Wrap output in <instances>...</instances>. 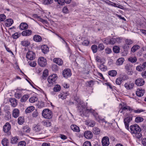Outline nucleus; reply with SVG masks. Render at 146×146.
Segmentation results:
<instances>
[{"instance_id":"9d476101","label":"nucleus","mask_w":146,"mask_h":146,"mask_svg":"<svg viewBox=\"0 0 146 146\" xmlns=\"http://www.w3.org/2000/svg\"><path fill=\"white\" fill-rule=\"evenodd\" d=\"M35 53L32 51H29L26 55L27 58L30 60H33L35 58Z\"/></svg>"},{"instance_id":"c9c22d12","label":"nucleus","mask_w":146,"mask_h":146,"mask_svg":"<svg viewBox=\"0 0 146 146\" xmlns=\"http://www.w3.org/2000/svg\"><path fill=\"white\" fill-rule=\"evenodd\" d=\"M128 60L132 63H135L136 62L137 59L135 56L131 57L128 58Z\"/></svg>"},{"instance_id":"dca6fc26","label":"nucleus","mask_w":146,"mask_h":146,"mask_svg":"<svg viewBox=\"0 0 146 146\" xmlns=\"http://www.w3.org/2000/svg\"><path fill=\"white\" fill-rule=\"evenodd\" d=\"M33 39L36 42H40L41 41L42 38L41 36L38 35H35L33 36Z\"/></svg>"},{"instance_id":"72a5a7b5","label":"nucleus","mask_w":146,"mask_h":146,"mask_svg":"<svg viewBox=\"0 0 146 146\" xmlns=\"http://www.w3.org/2000/svg\"><path fill=\"white\" fill-rule=\"evenodd\" d=\"M140 48L139 46L136 45H135L131 48V51L132 52H135Z\"/></svg>"},{"instance_id":"052dcab7","label":"nucleus","mask_w":146,"mask_h":146,"mask_svg":"<svg viewBox=\"0 0 146 146\" xmlns=\"http://www.w3.org/2000/svg\"><path fill=\"white\" fill-rule=\"evenodd\" d=\"M33 15L34 17H35L36 18H40V21L42 22H44L46 21L45 20H43V19L41 18H40V17L38 16L37 14H34Z\"/></svg>"},{"instance_id":"6e6552de","label":"nucleus","mask_w":146,"mask_h":146,"mask_svg":"<svg viewBox=\"0 0 146 146\" xmlns=\"http://www.w3.org/2000/svg\"><path fill=\"white\" fill-rule=\"evenodd\" d=\"M102 145L103 146H108L110 144L109 139L107 136L104 137L102 140Z\"/></svg>"},{"instance_id":"a878e982","label":"nucleus","mask_w":146,"mask_h":146,"mask_svg":"<svg viewBox=\"0 0 146 146\" xmlns=\"http://www.w3.org/2000/svg\"><path fill=\"white\" fill-rule=\"evenodd\" d=\"M124 61V59L123 58H120L118 59L116 62V64L117 65H120L122 64Z\"/></svg>"},{"instance_id":"58836bf2","label":"nucleus","mask_w":146,"mask_h":146,"mask_svg":"<svg viewBox=\"0 0 146 146\" xmlns=\"http://www.w3.org/2000/svg\"><path fill=\"white\" fill-rule=\"evenodd\" d=\"M23 129L24 133H28L30 131V128L27 126L24 127L23 128Z\"/></svg>"},{"instance_id":"a19ab883","label":"nucleus","mask_w":146,"mask_h":146,"mask_svg":"<svg viewBox=\"0 0 146 146\" xmlns=\"http://www.w3.org/2000/svg\"><path fill=\"white\" fill-rule=\"evenodd\" d=\"M29 98L28 95H25L22 97L21 99V101L22 102H25Z\"/></svg>"},{"instance_id":"8fccbe9b","label":"nucleus","mask_w":146,"mask_h":146,"mask_svg":"<svg viewBox=\"0 0 146 146\" xmlns=\"http://www.w3.org/2000/svg\"><path fill=\"white\" fill-rule=\"evenodd\" d=\"M111 6L117 7L121 9H123V7L122 6L118 4L115 3H114L113 2H112V3L111 5Z\"/></svg>"},{"instance_id":"f704fd0d","label":"nucleus","mask_w":146,"mask_h":146,"mask_svg":"<svg viewBox=\"0 0 146 146\" xmlns=\"http://www.w3.org/2000/svg\"><path fill=\"white\" fill-rule=\"evenodd\" d=\"M38 100V98L36 96H33L29 99V101L31 103H33L37 101Z\"/></svg>"},{"instance_id":"7ed1b4c3","label":"nucleus","mask_w":146,"mask_h":146,"mask_svg":"<svg viewBox=\"0 0 146 146\" xmlns=\"http://www.w3.org/2000/svg\"><path fill=\"white\" fill-rule=\"evenodd\" d=\"M38 64L41 67L45 66L47 65L46 60L43 57H39L38 60Z\"/></svg>"},{"instance_id":"c03bdc74","label":"nucleus","mask_w":146,"mask_h":146,"mask_svg":"<svg viewBox=\"0 0 146 146\" xmlns=\"http://www.w3.org/2000/svg\"><path fill=\"white\" fill-rule=\"evenodd\" d=\"M143 119L140 117H137L135 118V121L136 123H139L143 121Z\"/></svg>"},{"instance_id":"c756f323","label":"nucleus","mask_w":146,"mask_h":146,"mask_svg":"<svg viewBox=\"0 0 146 146\" xmlns=\"http://www.w3.org/2000/svg\"><path fill=\"white\" fill-rule=\"evenodd\" d=\"M136 69L139 72L145 70L143 64H140L136 67Z\"/></svg>"},{"instance_id":"b1692460","label":"nucleus","mask_w":146,"mask_h":146,"mask_svg":"<svg viewBox=\"0 0 146 146\" xmlns=\"http://www.w3.org/2000/svg\"><path fill=\"white\" fill-rule=\"evenodd\" d=\"M42 52L44 53H46L49 51V48L46 45H43L41 47Z\"/></svg>"},{"instance_id":"0e129e2a","label":"nucleus","mask_w":146,"mask_h":146,"mask_svg":"<svg viewBox=\"0 0 146 146\" xmlns=\"http://www.w3.org/2000/svg\"><path fill=\"white\" fill-rule=\"evenodd\" d=\"M83 146H91V143L88 141H86L84 143Z\"/></svg>"},{"instance_id":"13d9d810","label":"nucleus","mask_w":146,"mask_h":146,"mask_svg":"<svg viewBox=\"0 0 146 146\" xmlns=\"http://www.w3.org/2000/svg\"><path fill=\"white\" fill-rule=\"evenodd\" d=\"M26 143L24 141H21L19 142L18 146H25Z\"/></svg>"},{"instance_id":"a18cd8bd","label":"nucleus","mask_w":146,"mask_h":146,"mask_svg":"<svg viewBox=\"0 0 146 146\" xmlns=\"http://www.w3.org/2000/svg\"><path fill=\"white\" fill-rule=\"evenodd\" d=\"M61 89V87L59 85H55L53 89L54 91L55 92H58L60 91Z\"/></svg>"},{"instance_id":"4d7b16f0","label":"nucleus","mask_w":146,"mask_h":146,"mask_svg":"<svg viewBox=\"0 0 146 146\" xmlns=\"http://www.w3.org/2000/svg\"><path fill=\"white\" fill-rule=\"evenodd\" d=\"M6 19V16L4 14L0 15V21H3Z\"/></svg>"},{"instance_id":"e2e57ef3","label":"nucleus","mask_w":146,"mask_h":146,"mask_svg":"<svg viewBox=\"0 0 146 146\" xmlns=\"http://www.w3.org/2000/svg\"><path fill=\"white\" fill-rule=\"evenodd\" d=\"M132 111H133L135 113H139L142 112L144 111V110L142 109H138L137 110H134L133 109V110H132Z\"/></svg>"},{"instance_id":"473e14b6","label":"nucleus","mask_w":146,"mask_h":146,"mask_svg":"<svg viewBox=\"0 0 146 146\" xmlns=\"http://www.w3.org/2000/svg\"><path fill=\"white\" fill-rule=\"evenodd\" d=\"M100 132V129L97 127H94L93 129V132L96 135L99 134Z\"/></svg>"},{"instance_id":"4c0bfd02","label":"nucleus","mask_w":146,"mask_h":146,"mask_svg":"<svg viewBox=\"0 0 146 146\" xmlns=\"http://www.w3.org/2000/svg\"><path fill=\"white\" fill-rule=\"evenodd\" d=\"M48 71L47 69L45 70H44L43 72L42 78L44 79H45L46 78V77L48 76Z\"/></svg>"},{"instance_id":"680f3d73","label":"nucleus","mask_w":146,"mask_h":146,"mask_svg":"<svg viewBox=\"0 0 146 146\" xmlns=\"http://www.w3.org/2000/svg\"><path fill=\"white\" fill-rule=\"evenodd\" d=\"M89 44V41L87 40H84L82 43V44L84 46H88Z\"/></svg>"},{"instance_id":"e433bc0d","label":"nucleus","mask_w":146,"mask_h":146,"mask_svg":"<svg viewBox=\"0 0 146 146\" xmlns=\"http://www.w3.org/2000/svg\"><path fill=\"white\" fill-rule=\"evenodd\" d=\"M42 123L44 126L47 127H50L51 124V123L49 121H43Z\"/></svg>"},{"instance_id":"2eb2a0df","label":"nucleus","mask_w":146,"mask_h":146,"mask_svg":"<svg viewBox=\"0 0 146 146\" xmlns=\"http://www.w3.org/2000/svg\"><path fill=\"white\" fill-rule=\"evenodd\" d=\"M32 33V31L31 30H26L23 31L21 34L23 36H29L31 35Z\"/></svg>"},{"instance_id":"9b49d317","label":"nucleus","mask_w":146,"mask_h":146,"mask_svg":"<svg viewBox=\"0 0 146 146\" xmlns=\"http://www.w3.org/2000/svg\"><path fill=\"white\" fill-rule=\"evenodd\" d=\"M132 118L130 117H128L125 118L124 119L125 127L127 130H129V123L132 120Z\"/></svg>"},{"instance_id":"6ab92c4d","label":"nucleus","mask_w":146,"mask_h":146,"mask_svg":"<svg viewBox=\"0 0 146 146\" xmlns=\"http://www.w3.org/2000/svg\"><path fill=\"white\" fill-rule=\"evenodd\" d=\"M124 87L127 90L132 89L134 86V84L133 83H125L124 85Z\"/></svg>"},{"instance_id":"09e8293b","label":"nucleus","mask_w":146,"mask_h":146,"mask_svg":"<svg viewBox=\"0 0 146 146\" xmlns=\"http://www.w3.org/2000/svg\"><path fill=\"white\" fill-rule=\"evenodd\" d=\"M122 110H129L132 111L133 109H132L130 107L128 106H126L123 107H122Z\"/></svg>"},{"instance_id":"423d86ee","label":"nucleus","mask_w":146,"mask_h":146,"mask_svg":"<svg viewBox=\"0 0 146 146\" xmlns=\"http://www.w3.org/2000/svg\"><path fill=\"white\" fill-rule=\"evenodd\" d=\"M11 129V126L10 124L8 122L6 123L3 126V131L5 133H8V134H11V132H9Z\"/></svg>"},{"instance_id":"69168bd1","label":"nucleus","mask_w":146,"mask_h":146,"mask_svg":"<svg viewBox=\"0 0 146 146\" xmlns=\"http://www.w3.org/2000/svg\"><path fill=\"white\" fill-rule=\"evenodd\" d=\"M19 36V35L17 33H15L13 35L12 37L14 39H17Z\"/></svg>"},{"instance_id":"5701e85b","label":"nucleus","mask_w":146,"mask_h":146,"mask_svg":"<svg viewBox=\"0 0 146 146\" xmlns=\"http://www.w3.org/2000/svg\"><path fill=\"white\" fill-rule=\"evenodd\" d=\"M70 128L74 131L79 132L80 131L79 127L75 125L72 124L70 126Z\"/></svg>"},{"instance_id":"2f4dec72","label":"nucleus","mask_w":146,"mask_h":146,"mask_svg":"<svg viewBox=\"0 0 146 146\" xmlns=\"http://www.w3.org/2000/svg\"><path fill=\"white\" fill-rule=\"evenodd\" d=\"M108 74L110 76L114 77L116 76L117 74V72L115 70H112L108 72Z\"/></svg>"},{"instance_id":"5fc2aeb1","label":"nucleus","mask_w":146,"mask_h":146,"mask_svg":"<svg viewBox=\"0 0 146 146\" xmlns=\"http://www.w3.org/2000/svg\"><path fill=\"white\" fill-rule=\"evenodd\" d=\"M53 0H44V4L45 5H48L51 4L52 3Z\"/></svg>"},{"instance_id":"ddd939ff","label":"nucleus","mask_w":146,"mask_h":146,"mask_svg":"<svg viewBox=\"0 0 146 146\" xmlns=\"http://www.w3.org/2000/svg\"><path fill=\"white\" fill-rule=\"evenodd\" d=\"M135 84L138 86H142L145 83V81L141 78H139L135 81Z\"/></svg>"},{"instance_id":"aec40b11","label":"nucleus","mask_w":146,"mask_h":146,"mask_svg":"<svg viewBox=\"0 0 146 146\" xmlns=\"http://www.w3.org/2000/svg\"><path fill=\"white\" fill-rule=\"evenodd\" d=\"M13 23V20L12 19H8L6 20L5 25L6 27H9L11 26Z\"/></svg>"},{"instance_id":"393cba45","label":"nucleus","mask_w":146,"mask_h":146,"mask_svg":"<svg viewBox=\"0 0 146 146\" xmlns=\"http://www.w3.org/2000/svg\"><path fill=\"white\" fill-rule=\"evenodd\" d=\"M19 137L17 136L12 137L11 139V143L13 144H16L18 143Z\"/></svg>"},{"instance_id":"603ef678","label":"nucleus","mask_w":146,"mask_h":146,"mask_svg":"<svg viewBox=\"0 0 146 146\" xmlns=\"http://www.w3.org/2000/svg\"><path fill=\"white\" fill-rule=\"evenodd\" d=\"M38 113L36 110L34 111L32 114V117L34 118L38 116Z\"/></svg>"},{"instance_id":"7c9ffc66","label":"nucleus","mask_w":146,"mask_h":146,"mask_svg":"<svg viewBox=\"0 0 146 146\" xmlns=\"http://www.w3.org/2000/svg\"><path fill=\"white\" fill-rule=\"evenodd\" d=\"M1 143L3 146H8L9 143L8 140L4 138L2 140Z\"/></svg>"},{"instance_id":"6e6d98bb","label":"nucleus","mask_w":146,"mask_h":146,"mask_svg":"<svg viewBox=\"0 0 146 146\" xmlns=\"http://www.w3.org/2000/svg\"><path fill=\"white\" fill-rule=\"evenodd\" d=\"M125 44L126 45H130L133 43V41L130 39H126L125 40Z\"/></svg>"},{"instance_id":"20e7f679","label":"nucleus","mask_w":146,"mask_h":146,"mask_svg":"<svg viewBox=\"0 0 146 146\" xmlns=\"http://www.w3.org/2000/svg\"><path fill=\"white\" fill-rule=\"evenodd\" d=\"M74 100L79 104L78 105V109L80 110V111H81L84 108V106L82 105L83 101L80 99L79 97L77 96L74 97Z\"/></svg>"},{"instance_id":"79ce46f5","label":"nucleus","mask_w":146,"mask_h":146,"mask_svg":"<svg viewBox=\"0 0 146 146\" xmlns=\"http://www.w3.org/2000/svg\"><path fill=\"white\" fill-rule=\"evenodd\" d=\"M10 102L11 103L12 106L14 107L17 105L16 100L15 99H11L10 100Z\"/></svg>"},{"instance_id":"49530a36","label":"nucleus","mask_w":146,"mask_h":146,"mask_svg":"<svg viewBox=\"0 0 146 146\" xmlns=\"http://www.w3.org/2000/svg\"><path fill=\"white\" fill-rule=\"evenodd\" d=\"M113 51L115 53H118L119 52L120 49L119 47L115 46L113 48Z\"/></svg>"},{"instance_id":"37998d69","label":"nucleus","mask_w":146,"mask_h":146,"mask_svg":"<svg viewBox=\"0 0 146 146\" xmlns=\"http://www.w3.org/2000/svg\"><path fill=\"white\" fill-rule=\"evenodd\" d=\"M91 49L93 52L94 53H96L97 51L98 47L96 45L94 44L92 46Z\"/></svg>"},{"instance_id":"1a4fd4ad","label":"nucleus","mask_w":146,"mask_h":146,"mask_svg":"<svg viewBox=\"0 0 146 146\" xmlns=\"http://www.w3.org/2000/svg\"><path fill=\"white\" fill-rule=\"evenodd\" d=\"M127 73L129 75H132L133 73L132 66L129 64H127L125 67Z\"/></svg>"},{"instance_id":"39448f33","label":"nucleus","mask_w":146,"mask_h":146,"mask_svg":"<svg viewBox=\"0 0 146 146\" xmlns=\"http://www.w3.org/2000/svg\"><path fill=\"white\" fill-rule=\"evenodd\" d=\"M57 77V76L55 74H53L50 76L47 79L49 83L53 84L56 80Z\"/></svg>"},{"instance_id":"ea45409f","label":"nucleus","mask_w":146,"mask_h":146,"mask_svg":"<svg viewBox=\"0 0 146 146\" xmlns=\"http://www.w3.org/2000/svg\"><path fill=\"white\" fill-rule=\"evenodd\" d=\"M21 44L23 46H27L30 45V43L28 40H24L21 42Z\"/></svg>"},{"instance_id":"412c9836","label":"nucleus","mask_w":146,"mask_h":146,"mask_svg":"<svg viewBox=\"0 0 146 146\" xmlns=\"http://www.w3.org/2000/svg\"><path fill=\"white\" fill-rule=\"evenodd\" d=\"M19 114V110L18 109H15L13 110V116L15 118L18 117Z\"/></svg>"},{"instance_id":"f257e3e1","label":"nucleus","mask_w":146,"mask_h":146,"mask_svg":"<svg viewBox=\"0 0 146 146\" xmlns=\"http://www.w3.org/2000/svg\"><path fill=\"white\" fill-rule=\"evenodd\" d=\"M130 132L132 134L137 133L139 135V136H137L138 138H140L142 135L139 132L141 131V129L140 128L137 124H135L133 125H131L130 127Z\"/></svg>"},{"instance_id":"c85d7f7f","label":"nucleus","mask_w":146,"mask_h":146,"mask_svg":"<svg viewBox=\"0 0 146 146\" xmlns=\"http://www.w3.org/2000/svg\"><path fill=\"white\" fill-rule=\"evenodd\" d=\"M67 93L62 92L59 94L58 97L59 98H61L62 100L65 99L66 98Z\"/></svg>"},{"instance_id":"f03ea898","label":"nucleus","mask_w":146,"mask_h":146,"mask_svg":"<svg viewBox=\"0 0 146 146\" xmlns=\"http://www.w3.org/2000/svg\"><path fill=\"white\" fill-rule=\"evenodd\" d=\"M42 116L46 119H50L52 117V113L51 111L48 109L43 110L42 112Z\"/></svg>"},{"instance_id":"338daca9","label":"nucleus","mask_w":146,"mask_h":146,"mask_svg":"<svg viewBox=\"0 0 146 146\" xmlns=\"http://www.w3.org/2000/svg\"><path fill=\"white\" fill-rule=\"evenodd\" d=\"M55 1H57L58 3L61 5H64V0H54Z\"/></svg>"},{"instance_id":"de8ad7c7","label":"nucleus","mask_w":146,"mask_h":146,"mask_svg":"<svg viewBox=\"0 0 146 146\" xmlns=\"http://www.w3.org/2000/svg\"><path fill=\"white\" fill-rule=\"evenodd\" d=\"M24 122V118L22 117H19L18 119V123L20 125L22 124Z\"/></svg>"},{"instance_id":"bb28decb","label":"nucleus","mask_w":146,"mask_h":146,"mask_svg":"<svg viewBox=\"0 0 146 146\" xmlns=\"http://www.w3.org/2000/svg\"><path fill=\"white\" fill-rule=\"evenodd\" d=\"M33 129L36 132H39L41 131L42 128L41 127L40 125H34Z\"/></svg>"},{"instance_id":"f8f14e48","label":"nucleus","mask_w":146,"mask_h":146,"mask_svg":"<svg viewBox=\"0 0 146 146\" xmlns=\"http://www.w3.org/2000/svg\"><path fill=\"white\" fill-rule=\"evenodd\" d=\"M84 137L87 139H91L93 137V134L92 132L89 131H85L84 134Z\"/></svg>"},{"instance_id":"cd10ccee","label":"nucleus","mask_w":146,"mask_h":146,"mask_svg":"<svg viewBox=\"0 0 146 146\" xmlns=\"http://www.w3.org/2000/svg\"><path fill=\"white\" fill-rule=\"evenodd\" d=\"M35 109L34 107L33 106L29 107L26 109L25 112L26 113H29L33 111Z\"/></svg>"},{"instance_id":"3c124183","label":"nucleus","mask_w":146,"mask_h":146,"mask_svg":"<svg viewBox=\"0 0 146 146\" xmlns=\"http://www.w3.org/2000/svg\"><path fill=\"white\" fill-rule=\"evenodd\" d=\"M122 82V79L121 78H117L116 80V83L117 84L119 85H120Z\"/></svg>"},{"instance_id":"f3484780","label":"nucleus","mask_w":146,"mask_h":146,"mask_svg":"<svg viewBox=\"0 0 146 146\" xmlns=\"http://www.w3.org/2000/svg\"><path fill=\"white\" fill-rule=\"evenodd\" d=\"M145 93L144 90L141 89H138L136 91V94L139 97H141L143 96Z\"/></svg>"},{"instance_id":"a211bd4d","label":"nucleus","mask_w":146,"mask_h":146,"mask_svg":"<svg viewBox=\"0 0 146 146\" xmlns=\"http://www.w3.org/2000/svg\"><path fill=\"white\" fill-rule=\"evenodd\" d=\"M54 62H55L59 65H62L63 64V61L60 58H54L53 60Z\"/></svg>"},{"instance_id":"bf43d9fd","label":"nucleus","mask_w":146,"mask_h":146,"mask_svg":"<svg viewBox=\"0 0 146 146\" xmlns=\"http://www.w3.org/2000/svg\"><path fill=\"white\" fill-rule=\"evenodd\" d=\"M98 48L100 49V50H103L104 48V46L102 43L100 44L98 46Z\"/></svg>"},{"instance_id":"0eeeda50","label":"nucleus","mask_w":146,"mask_h":146,"mask_svg":"<svg viewBox=\"0 0 146 146\" xmlns=\"http://www.w3.org/2000/svg\"><path fill=\"white\" fill-rule=\"evenodd\" d=\"M71 74V71L69 68L66 69L63 71L62 75L64 77L67 78L70 76Z\"/></svg>"},{"instance_id":"864d4df0","label":"nucleus","mask_w":146,"mask_h":146,"mask_svg":"<svg viewBox=\"0 0 146 146\" xmlns=\"http://www.w3.org/2000/svg\"><path fill=\"white\" fill-rule=\"evenodd\" d=\"M100 69L102 71H105L107 69L106 67L103 64H101L99 66Z\"/></svg>"},{"instance_id":"774afa93","label":"nucleus","mask_w":146,"mask_h":146,"mask_svg":"<svg viewBox=\"0 0 146 146\" xmlns=\"http://www.w3.org/2000/svg\"><path fill=\"white\" fill-rule=\"evenodd\" d=\"M15 98L17 99H19L21 96V95L20 93H15Z\"/></svg>"},{"instance_id":"4468645a","label":"nucleus","mask_w":146,"mask_h":146,"mask_svg":"<svg viewBox=\"0 0 146 146\" xmlns=\"http://www.w3.org/2000/svg\"><path fill=\"white\" fill-rule=\"evenodd\" d=\"M105 42L106 44L113 45L116 43L115 38H113L111 39H107L105 40Z\"/></svg>"},{"instance_id":"4be33fe9","label":"nucleus","mask_w":146,"mask_h":146,"mask_svg":"<svg viewBox=\"0 0 146 146\" xmlns=\"http://www.w3.org/2000/svg\"><path fill=\"white\" fill-rule=\"evenodd\" d=\"M28 25L25 23H21L19 26L20 29L22 30L26 29L28 28Z\"/></svg>"}]
</instances>
